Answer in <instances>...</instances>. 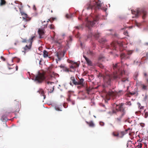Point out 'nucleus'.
I'll list each match as a JSON object with an SVG mask.
<instances>
[{"mask_svg": "<svg viewBox=\"0 0 148 148\" xmlns=\"http://www.w3.org/2000/svg\"><path fill=\"white\" fill-rule=\"evenodd\" d=\"M118 65V63L116 64L115 65L113 64V68L115 71V72H114L113 75L111 76L108 74L100 73L98 75V77H103L104 83L108 85H110L112 79L117 80L122 77V82H125L126 80H127V79L123 78V76L125 74V71H124L120 70Z\"/></svg>", "mask_w": 148, "mask_h": 148, "instance_id": "f257e3e1", "label": "nucleus"}, {"mask_svg": "<svg viewBox=\"0 0 148 148\" xmlns=\"http://www.w3.org/2000/svg\"><path fill=\"white\" fill-rule=\"evenodd\" d=\"M75 28L78 29H79L80 28H83V27L82 25H80L79 26L75 27Z\"/></svg>", "mask_w": 148, "mask_h": 148, "instance_id": "79ce46f5", "label": "nucleus"}, {"mask_svg": "<svg viewBox=\"0 0 148 148\" xmlns=\"http://www.w3.org/2000/svg\"><path fill=\"white\" fill-rule=\"evenodd\" d=\"M135 92H130V94L132 95H134L135 94Z\"/></svg>", "mask_w": 148, "mask_h": 148, "instance_id": "680f3d73", "label": "nucleus"}, {"mask_svg": "<svg viewBox=\"0 0 148 148\" xmlns=\"http://www.w3.org/2000/svg\"><path fill=\"white\" fill-rule=\"evenodd\" d=\"M90 17H91L90 18L91 21L89 20V18H88L86 20V26L89 28H90V27H93L99 19V15H94V16L91 15Z\"/></svg>", "mask_w": 148, "mask_h": 148, "instance_id": "7ed1b4c3", "label": "nucleus"}, {"mask_svg": "<svg viewBox=\"0 0 148 148\" xmlns=\"http://www.w3.org/2000/svg\"><path fill=\"white\" fill-rule=\"evenodd\" d=\"M120 57L121 59V63H123L122 60L123 59L126 60L129 59L130 58V56H128L127 54H126L124 53H122L120 55Z\"/></svg>", "mask_w": 148, "mask_h": 148, "instance_id": "ddd939ff", "label": "nucleus"}, {"mask_svg": "<svg viewBox=\"0 0 148 148\" xmlns=\"http://www.w3.org/2000/svg\"><path fill=\"white\" fill-rule=\"evenodd\" d=\"M101 3L99 1L93 2V3L90 2L86 5L85 7L87 10L94 9L95 10L101 8Z\"/></svg>", "mask_w": 148, "mask_h": 148, "instance_id": "20e7f679", "label": "nucleus"}, {"mask_svg": "<svg viewBox=\"0 0 148 148\" xmlns=\"http://www.w3.org/2000/svg\"><path fill=\"white\" fill-rule=\"evenodd\" d=\"M133 53L132 51H129L127 52V54L130 56V55H131Z\"/></svg>", "mask_w": 148, "mask_h": 148, "instance_id": "f704fd0d", "label": "nucleus"}, {"mask_svg": "<svg viewBox=\"0 0 148 148\" xmlns=\"http://www.w3.org/2000/svg\"><path fill=\"white\" fill-rule=\"evenodd\" d=\"M140 87L143 90H147V86L144 84Z\"/></svg>", "mask_w": 148, "mask_h": 148, "instance_id": "a878e982", "label": "nucleus"}, {"mask_svg": "<svg viewBox=\"0 0 148 148\" xmlns=\"http://www.w3.org/2000/svg\"><path fill=\"white\" fill-rule=\"evenodd\" d=\"M20 59H18L17 60V62H20Z\"/></svg>", "mask_w": 148, "mask_h": 148, "instance_id": "0e129e2a", "label": "nucleus"}, {"mask_svg": "<svg viewBox=\"0 0 148 148\" xmlns=\"http://www.w3.org/2000/svg\"><path fill=\"white\" fill-rule=\"evenodd\" d=\"M16 70L17 71L18 70V66H16Z\"/></svg>", "mask_w": 148, "mask_h": 148, "instance_id": "774afa93", "label": "nucleus"}, {"mask_svg": "<svg viewBox=\"0 0 148 148\" xmlns=\"http://www.w3.org/2000/svg\"><path fill=\"white\" fill-rule=\"evenodd\" d=\"M97 65L99 67H100V68H101L102 69H103L104 67V66H103V65L102 64H101L99 63V64H98Z\"/></svg>", "mask_w": 148, "mask_h": 148, "instance_id": "c9c22d12", "label": "nucleus"}, {"mask_svg": "<svg viewBox=\"0 0 148 148\" xmlns=\"http://www.w3.org/2000/svg\"><path fill=\"white\" fill-rule=\"evenodd\" d=\"M20 12L21 14V15L23 16V18L24 19H25L26 20V21H29L30 20V19H29L28 20L25 18H27V14L21 10L20 11Z\"/></svg>", "mask_w": 148, "mask_h": 148, "instance_id": "6ab92c4d", "label": "nucleus"}, {"mask_svg": "<svg viewBox=\"0 0 148 148\" xmlns=\"http://www.w3.org/2000/svg\"><path fill=\"white\" fill-rule=\"evenodd\" d=\"M33 9L35 10H36V7L34 5V6H33Z\"/></svg>", "mask_w": 148, "mask_h": 148, "instance_id": "13d9d810", "label": "nucleus"}, {"mask_svg": "<svg viewBox=\"0 0 148 148\" xmlns=\"http://www.w3.org/2000/svg\"><path fill=\"white\" fill-rule=\"evenodd\" d=\"M84 57L85 59L86 60L88 64L90 66H92V64L91 61L88 58H87L85 56H83Z\"/></svg>", "mask_w": 148, "mask_h": 148, "instance_id": "412c9836", "label": "nucleus"}, {"mask_svg": "<svg viewBox=\"0 0 148 148\" xmlns=\"http://www.w3.org/2000/svg\"><path fill=\"white\" fill-rule=\"evenodd\" d=\"M142 140L141 139H139V140H138V141H139V143H140L142 141Z\"/></svg>", "mask_w": 148, "mask_h": 148, "instance_id": "052dcab7", "label": "nucleus"}, {"mask_svg": "<svg viewBox=\"0 0 148 148\" xmlns=\"http://www.w3.org/2000/svg\"><path fill=\"white\" fill-rule=\"evenodd\" d=\"M31 46L32 45H31L30 44H29L28 46L27 45H26L23 48L24 51H23L26 52L28 51L30 49L31 47Z\"/></svg>", "mask_w": 148, "mask_h": 148, "instance_id": "a211bd4d", "label": "nucleus"}, {"mask_svg": "<svg viewBox=\"0 0 148 148\" xmlns=\"http://www.w3.org/2000/svg\"><path fill=\"white\" fill-rule=\"evenodd\" d=\"M70 79H71V80L72 81V82L73 83V84L74 85H76V84L77 83V82L75 81L74 77V76L71 77Z\"/></svg>", "mask_w": 148, "mask_h": 148, "instance_id": "5701e85b", "label": "nucleus"}, {"mask_svg": "<svg viewBox=\"0 0 148 148\" xmlns=\"http://www.w3.org/2000/svg\"><path fill=\"white\" fill-rule=\"evenodd\" d=\"M53 66H51L49 67L48 68L47 72L48 73L51 74L52 76H56L57 74L56 73H55L53 70Z\"/></svg>", "mask_w": 148, "mask_h": 148, "instance_id": "f8f14e48", "label": "nucleus"}, {"mask_svg": "<svg viewBox=\"0 0 148 148\" xmlns=\"http://www.w3.org/2000/svg\"><path fill=\"white\" fill-rule=\"evenodd\" d=\"M60 67L61 68H64L65 66H64L63 65H61L60 66Z\"/></svg>", "mask_w": 148, "mask_h": 148, "instance_id": "bf43d9fd", "label": "nucleus"}, {"mask_svg": "<svg viewBox=\"0 0 148 148\" xmlns=\"http://www.w3.org/2000/svg\"><path fill=\"white\" fill-rule=\"evenodd\" d=\"M0 5H3L5 4L6 2L5 0H0Z\"/></svg>", "mask_w": 148, "mask_h": 148, "instance_id": "c756f323", "label": "nucleus"}, {"mask_svg": "<svg viewBox=\"0 0 148 148\" xmlns=\"http://www.w3.org/2000/svg\"><path fill=\"white\" fill-rule=\"evenodd\" d=\"M67 100L68 101H72V100L70 99V95H68V97L67 98Z\"/></svg>", "mask_w": 148, "mask_h": 148, "instance_id": "ea45409f", "label": "nucleus"}, {"mask_svg": "<svg viewBox=\"0 0 148 148\" xmlns=\"http://www.w3.org/2000/svg\"><path fill=\"white\" fill-rule=\"evenodd\" d=\"M125 104L129 106H130L132 105L130 101H127L126 102Z\"/></svg>", "mask_w": 148, "mask_h": 148, "instance_id": "c03bdc74", "label": "nucleus"}, {"mask_svg": "<svg viewBox=\"0 0 148 148\" xmlns=\"http://www.w3.org/2000/svg\"><path fill=\"white\" fill-rule=\"evenodd\" d=\"M37 60H38V62H39V64L40 65L41 64V62L42 61V59L41 58H39V59H37L36 60V62H37Z\"/></svg>", "mask_w": 148, "mask_h": 148, "instance_id": "a19ab883", "label": "nucleus"}, {"mask_svg": "<svg viewBox=\"0 0 148 148\" xmlns=\"http://www.w3.org/2000/svg\"><path fill=\"white\" fill-rule=\"evenodd\" d=\"M65 53L63 51H60L57 52L55 56L57 57V59H56V62L57 63H58V61L60 60L63 57Z\"/></svg>", "mask_w": 148, "mask_h": 148, "instance_id": "1a4fd4ad", "label": "nucleus"}, {"mask_svg": "<svg viewBox=\"0 0 148 148\" xmlns=\"http://www.w3.org/2000/svg\"><path fill=\"white\" fill-rule=\"evenodd\" d=\"M84 81V79L83 78L80 79L78 82H77L76 85H80L81 86H84L83 82Z\"/></svg>", "mask_w": 148, "mask_h": 148, "instance_id": "dca6fc26", "label": "nucleus"}, {"mask_svg": "<svg viewBox=\"0 0 148 148\" xmlns=\"http://www.w3.org/2000/svg\"><path fill=\"white\" fill-rule=\"evenodd\" d=\"M125 92V91H123L122 90H120L116 92L111 91L108 92L106 94V95L111 96H115L116 95L120 96L123 95Z\"/></svg>", "mask_w": 148, "mask_h": 148, "instance_id": "6e6552de", "label": "nucleus"}, {"mask_svg": "<svg viewBox=\"0 0 148 148\" xmlns=\"http://www.w3.org/2000/svg\"><path fill=\"white\" fill-rule=\"evenodd\" d=\"M143 74L144 77H145L146 78V79H148V75L147 73L145 72H144L143 73Z\"/></svg>", "mask_w": 148, "mask_h": 148, "instance_id": "72a5a7b5", "label": "nucleus"}, {"mask_svg": "<svg viewBox=\"0 0 148 148\" xmlns=\"http://www.w3.org/2000/svg\"><path fill=\"white\" fill-rule=\"evenodd\" d=\"M64 71L66 72H69L70 71V69H69L67 68H66L64 69Z\"/></svg>", "mask_w": 148, "mask_h": 148, "instance_id": "8fccbe9b", "label": "nucleus"}, {"mask_svg": "<svg viewBox=\"0 0 148 148\" xmlns=\"http://www.w3.org/2000/svg\"><path fill=\"white\" fill-rule=\"evenodd\" d=\"M55 18H52L51 19H48V21H47V22L48 23L49 21H50L51 22L54 21V19Z\"/></svg>", "mask_w": 148, "mask_h": 148, "instance_id": "49530a36", "label": "nucleus"}, {"mask_svg": "<svg viewBox=\"0 0 148 148\" xmlns=\"http://www.w3.org/2000/svg\"><path fill=\"white\" fill-rule=\"evenodd\" d=\"M91 90V89L90 88H87L86 89V91L87 92V93L88 94H89V92H90Z\"/></svg>", "mask_w": 148, "mask_h": 148, "instance_id": "58836bf2", "label": "nucleus"}, {"mask_svg": "<svg viewBox=\"0 0 148 148\" xmlns=\"http://www.w3.org/2000/svg\"><path fill=\"white\" fill-rule=\"evenodd\" d=\"M46 83L48 84H51V85L53 83V82H51L49 81H46Z\"/></svg>", "mask_w": 148, "mask_h": 148, "instance_id": "09e8293b", "label": "nucleus"}, {"mask_svg": "<svg viewBox=\"0 0 148 148\" xmlns=\"http://www.w3.org/2000/svg\"><path fill=\"white\" fill-rule=\"evenodd\" d=\"M122 103H121L119 105H117V106L119 107V106L121 105ZM123 104L124 103H123ZM118 112V113L120 114H121V113H120V111L119 110V107H118V108H115V109H113L112 110V113L113 114L116 113L117 112Z\"/></svg>", "mask_w": 148, "mask_h": 148, "instance_id": "f3484780", "label": "nucleus"}, {"mask_svg": "<svg viewBox=\"0 0 148 148\" xmlns=\"http://www.w3.org/2000/svg\"><path fill=\"white\" fill-rule=\"evenodd\" d=\"M99 42L102 44H103L104 43H105L106 41V40L105 39L102 38L101 39H100L99 41Z\"/></svg>", "mask_w": 148, "mask_h": 148, "instance_id": "bb28decb", "label": "nucleus"}, {"mask_svg": "<svg viewBox=\"0 0 148 148\" xmlns=\"http://www.w3.org/2000/svg\"><path fill=\"white\" fill-rule=\"evenodd\" d=\"M82 86H77V88H78V89H80L81 88V87H82Z\"/></svg>", "mask_w": 148, "mask_h": 148, "instance_id": "69168bd1", "label": "nucleus"}, {"mask_svg": "<svg viewBox=\"0 0 148 148\" xmlns=\"http://www.w3.org/2000/svg\"><path fill=\"white\" fill-rule=\"evenodd\" d=\"M35 38V36H32L28 40V42H29V44L31 45H32L33 40Z\"/></svg>", "mask_w": 148, "mask_h": 148, "instance_id": "b1692460", "label": "nucleus"}, {"mask_svg": "<svg viewBox=\"0 0 148 148\" xmlns=\"http://www.w3.org/2000/svg\"><path fill=\"white\" fill-rule=\"evenodd\" d=\"M69 41L72 40V38L71 37H69Z\"/></svg>", "mask_w": 148, "mask_h": 148, "instance_id": "e2e57ef3", "label": "nucleus"}, {"mask_svg": "<svg viewBox=\"0 0 148 148\" xmlns=\"http://www.w3.org/2000/svg\"><path fill=\"white\" fill-rule=\"evenodd\" d=\"M112 135L114 136L119 137V134L117 132H113L112 133Z\"/></svg>", "mask_w": 148, "mask_h": 148, "instance_id": "cd10ccee", "label": "nucleus"}, {"mask_svg": "<svg viewBox=\"0 0 148 148\" xmlns=\"http://www.w3.org/2000/svg\"><path fill=\"white\" fill-rule=\"evenodd\" d=\"M72 101V104H73V105H74V104H75V102H74V101Z\"/></svg>", "mask_w": 148, "mask_h": 148, "instance_id": "338daca9", "label": "nucleus"}, {"mask_svg": "<svg viewBox=\"0 0 148 148\" xmlns=\"http://www.w3.org/2000/svg\"><path fill=\"white\" fill-rule=\"evenodd\" d=\"M100 124L101 125L103 126L104 125V123L103 122H100Z\"/></svg>", "mask_w": 148, "mask_h": 148, "instance_id": "6e6d98bb", "label": "nucleus"}, {"mask_svg": "<svg viewBox=\"0 0 148 148\" xmlns=\"http://www.w3.org/2000/svg\"><path fill=\"white\" fill-rule=\"evenodd\" d=\"M13 109L15 112H18L19 110V102L18 101L15 100L14 102Z\"/></svg>", "mask_w": 148, "mask_h": 148, "instance_id": "9b49d317", "label": "nucleus"}, {"mask_svg": "<svg viewBox=\"0 0 148 148\" xmlns=\"http://www.w3.org/2000/svg\"><path fill=\"white\" fill-rule=\"evenodd\" d=\"M86 122L90 127H93L95 126V124L92 121H90L89 122L86 121Z\"/></svg>", "mask_w": 148, "mask_h": 148, "instance_id": "aec40b11", "label": "nucleus"}, {"mask_svg": "<svg viewBox=\"0 0 148 148\" xmlns=\"http://www.w3.org/2000/svg\"><path fill=\"white\" fill-rule=\"evenodd\" d=\"M40 92H41V94L43 95V94H44V92L42 89L40 90V91H38V92H39V93H40Z\"/></svg>", "mask_w": 148, "mask_h": 148, "instance_id": "a18cd8bd", "label": "nucleus"}, {"mask_svg": "<svg viewBox=\"0 0 148 148\" xmlns=\"http://www.w3.org/2000/svg\"><path fill=\"white\" fill-rule=\"evenodd\" d=\"M132 12L133 14H135L136 17H138V15L140 14H143V18L144 19L145 18V16L146 14L147 13L146 11L143 9H142L140 10H137V11H133V10H132Z\"/></svg>", "mask_w": 148, "mask_h": 148, "instance_id": "423d86ee", "label": "nucleus"}, {"mask_svg": "<svg viewBox=\"0 0 148 148\" xmlns=\"http://www.w3.org/2000/svg\"><path fill=\"white\" fill-rule=\"evenodd\" d=\"M123 104L121 103L119 106V110L121 113L120 115L118 117L115 118L114 121V124L116 126L121 125L122 122V119L126 113L125 108L123 107Z\"/></svg>", "mask_w": 148, "mask_h": 148, "instance_id": "f03ea898", "label": "nucleus"}, {"mask_svg": "<svg viewBox=\"0 0 148 148\" xmlns=\"http://www.w3.org/2000/svg\"><path fill=\"white\" fill-rule=\"evenodd\" d=\"M131 130V129L130 128H128L127 129L125 130L124 131L120 132V133H119V137L120 138H123L124 135L128 133V131H129V134H130Z\"/></svg>", "mask_w": 148, "mask_h": 148, "instance_id": "9d476101", "label": "nucleus"}, {"mask_svg": "<svg viewBox=\"0 0 148 148\" xmlns=\"http://www.w3.org/2000/svg\"><path fill=\"white\" fill-rule=\"evenodd\" d=\"M27 42V40L25 39H23L22 40L23 42Z\"/></svg>", "mask_w": 148, "mask_h": 148, "instance_id": "4d7b16f0", "label": "nucleus"}, {"mask_svg": "<svg viewBox=\"0 0 148 148\" xmlns=\"http://www.w3.org/2000/svg\"><path fill=\"white\" fill-rule=\"evenodd\" d=\"M43 56L44 58H46L48 57V52L45 50L43 51Z\"/></svg>", "mask_w": 148, "mask_h": 148, "instance_id": "4be33fe9", "label": "nucleus"}, {"mask_svg": "<svg viewBox=\"0 0 148 148\" xmlns=\"http://www.w3.org/2000/svg\"><path fill=\"white\" fill-rule=\"evenodd\" d=\"M46 79L45 73H39L35 78V81L37 83H41Z\"/></svg>", "mask_w": 148, "mask_h": 148, "instance_id": "39448f33", "label": "nucleus"}, {"mask_svg": "<svg viewBox=\"0 0 148 148\" xmlns=\"http://www.w3.org/2000/svg\"><path fill=\"white\" fill-rule=\"evenodd\" d=\"M66 17L67 18H71V16L68 14H66Z\"/></svg>", "mask_w": 148, "mask_h": 148, "instance_id": "37998d69", "label": "nucleus"}, {"mask_svg": "<svg viewBox=\"0 0 148 148\" xmlns=\"http://www.w3.org/2000/svg\"><path fill=\"white\" fill-rule=\"evenodd\" d=\"M54 26L53 24L49 26V28L51 29H54Z\"/></svg>", "mask_w": 148, "mask_h": 148, "instance_id": "de8ad7c7", "label": "nucleus"}, {"mask_svg": "<svg viewBox=\"0 0 148 148\" xmlns=\"http://www.w3.org/2000/svg\"><path fill=\"white\" fill-rule=\"evenodd\" d=\"M106 48L107 49H110L116 50V44L114 42H112L110 44V45H107Z\"/></svg>", "mask_w": 148, "mask_h": 148, "instance_id": "4468645a", "label": "nucleus"}, {"mask_svg": "<svg viewBox=\"0 0 148 148\" xmlns=\"http://www.w3.org/2000/svg\"><path fill=\"white\" fill-rule=\"evenodd\" d=\"M137 104L138 106V108L140 110H143L144 107L141 106L140 103H138Z\"/></svg>", "mask_w": 148, "mask_h": 148, "instance_id": "7c9ffc66", "label": "nucleus"}, {"mask_svg": "<svg viewBox=\"0 0 148 148\" xmlns=\"http://www.w3.org/2000/svg\"><path fill=\"white\" fill-rule=\"evenodd\" d=\"M146 109L144 110V112H145L144 117L145 118H147L148 117V112H146Z\"/></svg>", "mask_w": 148, "mask_h": 148, "instance_id": "473e14b6", "label": "nucleus"}, {"mask_svg": "<svg viewBox=\"0 0 148 148\" xmlns=\"http://www.w3.org/2000/svg\"><path fill=\"white\" fill-rule=\"evenodd\" d=\"M124 34L126 36H128V33L127 31H125L124 32Z\"/></svg>", "mask_w": 148, "mask_h": 148, "instance_id": "3c124183", "label": "nucleus"}, {"mask_svg": "<svg viewBox=\"0 0 148 148\" xmlns=\"http://www.w3.org/2000/svg\"><path fill=\"white\" fill-rule=\"evenodd\" d=\"M1 120L3 121H6L7 120V118L6 116L3 115L2 116Z\"/></svg>", "mask_w": 148, "mask_h": 148, "instance_id": "2f4dec72", "label": "nucleus"}, {"mask_svg": "<svg viewBox=\"0 0 148 148\" xmlns=\"http://www.w3.org/2000/svg\"><path fill=\"white\" fill-rule=\"evenodd\" d=\"M136 84L137 86L141 87L143 84H142V82L141 81H137Z\"/></svg>", "mask_w": 148, "mask_h": 148, "instance_id": "393cba45", "label": "nucleus"}, {"mask_svg": "<svg viewBox=\"0 0 148 148\" xmlns=\"http://www.w3.org/2000/svg\"><path fill=\"white\" fill-rule=\"evenodd\" d=\"M88 53L91 54L92 55L93 54V52L92 51H89L88 52Z\"/></svg>", "mask_w": 148, "mask_h": 148, "instance_id": "864d4df0", "label": "nucleus"}, {"mask_svg": "<svg viewBox=\"0 0 148 148\" xmlns=\"http://www.w3.org/2000/svg\"><path fill=\"white\" fill-rule=\"evenodd\" d=\"M38 33L39 35L40 38H42V36H43L45 34L44 30L39 29L38 31Z\"/></svg>", "mask_w": 148, "mask_h": 148, "instance_id": "2eb2a0df", "label": "nucleus"}, {"mask_svg": "<svg viewBox=\"0 0 148 148\" xmlns=\"http://www.w3.org/2000/svg\"><path fill=\"white\" fill-rule=\"evenodd\" d=\"M1 59H2V60H3V61H5V58L3 56H1Z\"/></svg>", "mask_w": 148, "mask_h": 148, "instance_id": "603ef678", "label": "nucleus"}, {"mask_svg": "<svg viewBox=\"0 0 148 148\" xmlns=\"http://www.w3.org/2000/svg\"><path fill=\"white\" fill-rule=\"evenodd\" d=\"M55 109L57 111H62V110H61L60 108L59 107H58L57 106H56L55 107Z\"/></svg>", "mask_w": 148, "mask_h": 148, "instance_id": "e433bc0d", "label": "nucleus"}, {"mask_svg": "<svg viewBox=\"0 0 148 148\" xmlns=\"http://www.w3.org/2000/svg\"><path fill=\"white\" fill-rule=\"evenodd\" d=\"M92 36V34H89V35L88 36H87V38H90Z\"/></svg>", "mask_w": 148, "mask_h": 148, "instance_id": "5fc2aeb1", "label": "nucleus"}, {"mask_svg": "<svg viewBox=\"0 0 148 148\" xmlns=\"http://www.w3.org/2000/svg\"><path fill=\"white\" fill-rule=\"evenodd\" d=\"M69 62L71 64L69 66L70 71L74 72L75 71V69L79 66V65L76 62L72 60H69Z\"/></svg>", "mask_w": 148, "mask_h": 148, "instance_id": "0eeeda50", "label": "nucleus"}, {"mask_svg": "<svg viewBox=\"0 0 148 148\" xmlns=\"http://www.w3.org/2000/svg\"><path fill=\"white\" fill-rule=\"evenodd\" d=\"M100 36V34L99 33H95L94 35L95 38L97 39Z\"/></svg>", "mask_w": 148, "mask_h": 148, "instance_id": "c85d7f7f", "label": "nucleus"}, {"mask_svg": "<svg viewBox=\"0 0 148 148\" xmlns=\"http://www.w3.org/2000/svg\"><path fill=\"white\" fill-rule=\"evenodd\" d=\"M138 148H141L142 147V144L140 143H139L138 145L137 146Z\"/></svg>", "mask_w": 148, "mask_h": 148, "instance_id": "4c0bfd02", "label": "nucleus"}]
</instances>
